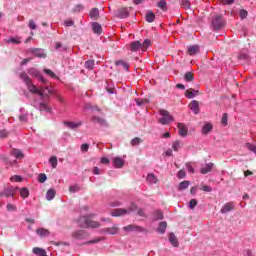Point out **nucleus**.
<instances>
[{"label": "nucleus", "mask_w": 256, "mask_h": 256, "mask_svg": "<svg viewBox=\"0 0 256 256\" xmlns=\"http://www.w3.org/2000/svg\"><path fill=\"white\" fill-rule=\"evenodd\" d=\"M78 226L82 229H97L100 227L99 222L91 220L89 216H81L78 219Z\"/></svg>", "instance_id": "obj_1"}, {"label": "nucleus", "mask_w": 256, "mask_h": 256, "mask_svg": "<svg viewBox=\"0 0 256 256\" xmlns=\"http://www.w3.org/2000/svg\"><path fill=\"white\" fill-rule=\"evenodd\" d=\"M137 209V206L135 204H132L128 209L118 208L111 211L112 217H123V215H130V213H133Z\"/></svg>", "instance_id": "obj_2"}, {"label": "nucleus", "mask_w": 256, "mask_h": 256, "mask_svg": "<svg viewBox=\"0 0 256 256\" xmlns=\"http://www.w3.org/2000/svg\"><path fill=\"white\" fill-rule=\"evenodd\" d=\"M159 113L161 118L158 120V123H161V125H169V123H173L174 119L169 111L161 109Z\"/></svg>", "instance_id": "obj_3"}, {"label": "nucleus", "mask_w": 256, "mask_h": 256, "mask_svg": "<svg viewBox=\"0 0 256 256\" xmlns=\"http://www.w3.org/2000/svg\"><path fill=\"white\" fill-rule=\"evenodd\" d=\"M212 27L215 31H219L225 27V20H223V16L217 15L212 20Z\"/></svg>", "instance_id": "obj_4"}, {"label": "nucleus", "mask_w": 256, "mask_h": 256, "mask_svg": "<svg viewBox=\"0 0 256 256\" xmlns=\"http://www.w3.org/2000/svg\"><path fill=\"white\" fill-rule=\"evenodd\" d=\"M71 237L74 240H83L89 237V233H87L85 230H76L72 232Z\"/></svg>", "instance_id": "obj_5"}, {"label": "nucleus", "mask_w": 256, "mask_h": 256, "mask_svg": "<svg viewBox=\"0 0 256 256\" xmlns=\"http://www.w3.org/2000/svg\"><path fill=\"white\" fill-rule=\"evenodd\" d=\"M51 93H53V91H51V89H49V86H40L38 88V95L39 97H47V99H49V96L51 95Z\"/></svg>", "instance_id": "obj_6"}, {"label": "nucleus", "mask_w": 256, "mask_h": 256, "mask_svg": "<svg viewBox=\"0 0 256 256\" xmlns=\"http://www.w3.org/2000/svg\"><path fill=\"white\" fill-rule=\"evenodd\" d=\"M189 133V128H187V125L185 123H178V135L180 137H187Z\"/></svg>", "instance_id": "obj_7"}, {"label": "nucleus", "mask_w": 256, "mask_h": 256, "mask_svg": "<svg viewBox=\"0 0 256 256\" xmlns=\"http://www.w3.org/2000/svg\"><path fill=\"white\" fill-rule=\"evenodd\" d=\"M29 53H32L35 57H39L40 59H45V57H47V54L42 52L40 48H30Z\"/></svg>", "instance_id": "obj_8"}, {"label": "nucleus", "mask_w": 256, "mask_h": 256, "mask_svg": "<svg viewBox=\"0 0 256 256\" xmlns=\"http://www.w3.org/2000/svg\"><path fill=\"white\" fill-rule=\"evenodd\" d=\"M17 188H7L3 192H0V197H15V190Z\"/></svg>", "instance_id": "obj_9"}, {"label": "nucleus", "mask_w": 256, "mask_h": 256, "mask_svg": "<svg viewBox=\"0 0 256 256\" xmlns=\"http://www.w3.org/2000/svg\"><path fill=\"white\" fill-rule=\"evenodd\" d=\"M235 209V203L227 202L220 210V213H229V211H233Z\"/></svg>", "instance_id": "obj_10"}, {"label": "nucleus", "mask_w": 256, "mask_h": 256, "mask_svg": "<svg viewBox=\"0 0 256 256\" xmlns=\"http://www.w3.org/2000/svg\"><path fill=\"white\" fill-rule=\"evenodd\" d=\"M124 231H137L138 233L145 232V228L137 225H128L124 227Z\"/></svg>", "instance_id": "obj_11"}, {"label": "nucleus", "mask_w": 256, "mask_h": 256, "mask_svg": "<svg viewBox=\"0 0 256 256\" xmlns=\"http://www.w3.org/2000/svg\"><path fill=\"white\" fill-rule=\"evenodd\" d=\"M112 164L114 167H116V169H121V167L125 165V161H123L121 157H115L112 160Z\"/></svg>", "instance_id": "obj_12"}, {"label": "nucleus", "mask_w": 256, "mask_h": 256, "mask_svg": "<svg viewBox=\"0 0 256 256\" xmlns=\"http://www.w3.org/2000/svg\"><path fill=\"white\" fill-rule=\"evenodd\" d=\"M189 107L191 109V111H193V113L195 115H199V101L197 100H193L190 104Z\"/></svg>", "instance_id": "obj_13"}, {"label": "nucleus", "mask_w": 256, "mask_h": 256, "mask_svg": "<svg viewBox=\"0 0 256 256\" xmlns=\"http://www.w3.org/2000/svg\"><path fill=\"white\" fill-rule=\"evenodd\" d=\"M10 153L13 157H15V159H23L25 157V154H23V151L17 148L12 149Z\"/></svg>", "instance_id": "obj_14"}, {"label": "nucleus", "mask_w": 256, "mask_h": 256, "mask_svg": "<svg viewBox=\"0 0 256 256\" xmlns=\"http://www.w3.org/2000/svg\"><path fill=\"white\" fill-rule=\"evenodd\" d=\"M197 95H199V91L194 90L193 88H189L185 92V96L187 97V99H193L194 97H197Z\"/></svg>", "instance_id": "obj_15"}, {"label": "nucleus", "mask_w": 256, "mask_h": 256, "mask_svg": "<svg viewBox=\"0 0 256 256\" xmlns=\"http://www.w3.org/2000/svg\"><path fill=\"white\" fill-rule=\"evenodd\" d=\"M140 49H142V44L140 41H133L130 44V51H132L133 53H135L136 51H139Z\"/></svg>", "instance_id": "obj_16"}, {"label": "nucleus", "mask_w": 256, "mask_h": 256, "mask_svg": "<svg viewBox=\"0 0 256 256\" xmlns=\"http://www.w3.org/2000/svg\"><path fill=\"white\" fill-rule=\"evenodd\" d=\"M19 78L23 80V83H25L26 86H28L31 83V78L25 71L19 74Z\"/></svg>", "instance_id": "obj_17"}, {"label": "nucleus", "mask_w": 256, "mask_h": 256, "mask_svg": "<svg viewBox=\"0 0 256 256\" xmlns=\"http://www.w3.org/2000/svg\"><path fill=\"white\" fill-rule=\"evenodd\" d=\"M212 170L213 163L210 162L200 169V173H202V175H207V173H211Z\"/></svg>", "instance_id": "obj_18"}, {"label": "nucleus", "mask_w": 256, "mask_h": 256, "mask_svg": "<svg viewBox=\"0 0 256 256\" xmlns=\"http://www.w3.org/2000/svg\"><path fill=\"white\" fill-rule=\"evenodd\" d=\"M187 53L188 55H197V53H199V46L198 45H193V46H189L187 49Z\"/></svg>", "instance_id": "obj_19"}, {"label": "nucleus", "mask_w": 256, "mask_h": 256, "mask_svg": "<svg viewBox=\"0 0 256 256\" xmlns=\"http://www.w3.org/2000/svg\"><path fill=\"white\" fill-rule=\"evenodd\" d=\"M90 19H93L94 21H97L99 19V9L98 8H92L90 10Z\"/></svg>", "instance_id": "obj_20"}, {"label": "nucleus", "mask_w": 256, "mask_h": 256, "mask_svg": "<svg viewBox=\"0 0 256 256\" xmlns=\"http://www.w3.org/2000/svg\"><path fill=\"white\" fill-rule=\"evenodd\" d=\"M118 17H120V19L129 17V10L127 8H120L118 10Z\"/></svg>", "instance_id": "obj_21"}, {"label": "nucleus", "mask_w": 256, "mask_h": 256, "mask_svg": "<svg viewBox=\"0 0 256 256\" xmlns=\"http://www.w3.org/2000/svg\"><path fill=\"white\" fill-rule=\"evenodd\" d=\"M26 87H27V89L30 93H33L35 95H39V88H37V86H35V84H32L30 82L28 85H26Z\"/></svg>", "instance_id": "obj_22"}, {"label": "nucleus", "mask_w": 256, "mask_h": 256, "mask_svg": "<svg viewBox=\"0 0 256 256\" xmlns=\"http://www.w3.org/2000/svg\"><path fill=\"white\" fill-rule=\"evenodd\" d=\"M169 240L173 247H179V240L177 239V236H175V233H170Z\"/></svg>", "instance_id": "obj_23"}, {"label": "nucleus", "mask_w": 256, "mask_h": 256, "mask_svg": "<svg viewBox=\"0 0 256 256\" xmlns=\"http://www.w3.org/2000/svg\"><path fill=\"white\" fill-rule=\"evenodd\" d=\"M92 31H94V33H96L97 35H101L103 28L101 27V25L97 22H94L92 24Z\"/></svg>", "instance_id": "obj_24"}, {"label": "nucleus", "mask_w": 256, "mask_h": 256, "mask_svg": "<svg viewBox=\"0 0 256 256\" xmlns=\"http://www.w3.org/2000/svg\"><path fill=\"white\" fill-rule=\"evenodd\" d=\"M211 131H213V125H211V123H206L202 127V134L203 135H207L208 133H211Z\"/></svg>", "instance_id": "obj_25"}, {"label": "nucleus", "mask_w": 256, "mask_h": 256, "mask_svg": "<svg viewBox=\"0 0 256 256\" xmlns=\"http://www.w3.org/2000/svg\"><path fill=\"white\" fill-rule=\"evenodd\" d=\"M32 251L34 255L47 256V251H45L43 248L35 247Z\"/></svg>", "instance_id": "obj_26"}, {"label": "nucleus", "mask_w": 256, "mask_h": 256, "mask_svg": "<svg viewBox=\"0 0 256 256\" xmlns=\"http://www.w3.org/2000/svg\"><path fill=\"white\" fill-rule=\"evenodd\" d=\"M93 123H98L99 125L107 126V121L99 116L92 117Z\"/></svg>", "instance_id": "obj_27"}, {"label": "nucleus", "mask_w": 256, "mask_h": 256, "mask_svg": "<svg viewBox=\"0 0 256 256\" xmlns=\"http://www.w3.org/2000/svg\"><path fill=\"white\" fill-rule=\"evenodd\" d=\"M157 231L160 233V235H163V233L167 231V222H160Z\"/></svg>", "instance_id": "obj_28"}, {"label": "nucleus", "mask_w": 256, "mask_h": 256, "mask_svg": "<svg viewBox=\"0 0 256 256\" xmlns=\"http://www.w3.org/2000/svg\"><path fill=\"white\" fill-rule=\"evenodd\" d=\"M37 235H39L40 237H49V230L45 229V228H38L36 230Z\"/></svg>", "instance_id": "obj_29"}, {"label": "nucleus", "mask_w": 256, "mask_h": 256, "mask_svg": "<svg viewBox=\"0 0 256 256\" xmlns=\"http://www.w3.org/2000/svg\"><path fill=\"white\" fill-rule=\"evenodd\" d=\"M64 124H66L69 129H77V127H81V125H83L81 122H64Z\"/></svg>", "instance_id": "obj_30"}, {"label": "nucleus", "mask_w": 256, "mask_h": 256, "mask_svg": "<svg viewBox=\"0 0 256 256\" xmlns=\"http://www.w3.org/2000/svg\"><path fill=\"white\" fill-rule=\"evenodd\" d=\"M183 147V142L176 140L172 143V149L173 151H179Z\"/></svg>", "instance_id": "obj_31"}, {"label": "nucleus", "mask_w": 256, "mask_h": 256, "mask_svg": "<svg viewBox=\"0 0 256 256\" xmlns=\"http://www.w3.org/2000/svg\"><path fill=\"white\" fill-rule=\"evenodd\" d=\"M146 180L148 181V183H151V184H156L157 183V176L155 174H148L147 177H146Z\"/></svg>", "instance_id": "obj_32"}, {"label": "nucleus", "mask_w": 256, "mask_h": 256, "mask_svg": "<svg viewBox=\"0 0 256 256\" xmlns=\"http://www.w3.org/2000/svg\"><path fill=\"white\" fill-rule=\"evenodd\" d=\"M85 68L89 71H93L95 69V60H88L85 62Z\"/></svg>", "instance_id": "obj_33"}, {"label": "nucleus", "mask_w": 256, "mask_h": 256, "mask_svg": "<svg viewBox=\"0 0 256 256\" xmlns=\"http://www.w3.org/2000/svg\"><path fill=\"white\" fill-rule=\"evenodd\" d=\"M46 199L47 201H53L55 199V190L49 189L46 193Z\"/></svg>", "instance_id": "obj_34"}, {"label": "nucleus", "mask_w": 256, "mask_h": 256, "mask_svg": "<svg viewBox=\"0 0 256 256\" xmlns=\"http://www.w3.org/2000/svg\"><path fill=\"white\" fill-rule=\"evenodd\" d=\"M145 19L147 21V23H153V21H155V13L153 12H148L145 16Z\"/></svg>", "instance_id": "obj_35"}, {"label": "nucleus", "mask_w": 256, "mask_h": 256, "mask_svg": "<svg viewBox=\"0 0 256 256\" xmlns=\"http://www.w3.org/2000/svg\"><path fill=\"white\" fill-rule=\"evenodd\" d=\"M49 163H50L52 169H57V164H58L57 156H52V157L49 159Z\"/></svg>", "instance_id": "obj_36"}, {"label": "nucleus", "mask_w": 256, "mask_h": 256, "mask_svg": "<svg viewBox=\"0 0 256 256\" xmlns=\"http://www.w3.org/2000/svg\"><path fill=\"white\" fill-rule=\"evenodd\" d=\"M28 73H29V75H31L32 77H37V78H39V76L41 75V74L39 73V70H37V69H35V68H29V69H28Z\"/></svg>", "instance_id": "obj_37"}, {"label": "nucleus", "mask_w": 256, "mask_h": 256, "mask_svg": "<svg viewBox=\"0 0 256 256\" xmlns=\"http://www.w3.org/2000/svg\"><path fill=\"white\" fill-rule=\"evenodd\" d=\"M152 42L149 39H145L143 44H142V51H147V49H149V47H151Z\"/></svg>", "instance_id": "obj_38"}, {"label": "nucleus", "mask_w": 256, "mask_h": 256, "mask_svg": "<svg viewBox=\"0 0 256 256\" xmlns=\"http://www.w3.org/2000/svg\"><path fill=\"white\" fill-rule=\"evenodd\" d=\"M20 196L22 199H27L29 197V189L28 188H21L20 189Z\"/></svg>", "instance_id": "obj_39"}, {"label": "nucleus", "mask_w": 256, "mask_h": 256, "mask_svg": "<svg viewBox=\"0 0 256 256\" xmlns=\"http://www.w3.org/2000/svg\"><path fill=\"white\" fill-rule=\"evenodd\" d=\"M141 143H143V139L139 138V137H135L134 139L131 140L130 144L132 145V147H136V145H141Z\"/></svg>", "instance_id": "obj_40"}, {"label": "nucleus", "mask_w": 256, "mask_h": 256, "mask_svg": "<svg viewBox=\"0 0 256 256\" xmlns=\"http://www.w3.org/2000/svg\"><path fill=\"white\" fill-rule=\"evenodd\" d=\"M184 79L185 81H187L188 83L193 81L195 79V77L193 76L192 72H186L184 75Z\"/></svg>", "instance_id": "obj_41"}, {"label": "nucleus", "mask_w": 256, "mask_h": 256, "mask_svg": "<svg viewBox=\"0 0 256 256\" xmlns=\"http://www.w3.org/2000/svg\"><path fill=\"white\" fill-rule=\"evenodd\" d=\"M6 42L14 43V45H20L21 38H19V37L9 38L8 40H6Z\"/></svg>", "instance_id": "obj_42"}, {"label": "nucleus", "mask_w": 256, "mask_h": 256, "mask_svg": "<svg viewBox=\"0 0 256 256\" xmlns=\"http://www.w3.org/2000/svg\"><path fill=\"white\" fill-rule=\"evenodd\" d=\"M39 109L40 111H47V112L51 111V108H49V106L45 102H40Z\"/></svg>", "instance_id": "obj_43"}, {"label": "nucleus", "mask_w": 256, "mask_h": 256, "mask_svg": "<svg viewBox=\"0 0 256 256\" xmlns=\"http://www.w3.org/2000/svg\"><path fill=\"white\" fill-rule=\"evenodd\" d=\"M154 219H155V221H161V219H163V212L160 210L155 211Z\"/></svg>", "instance_id": "obj_44"}, {"label": "nucleus", "mask_w": 256, "mask_h": 256, "mask_svg": "<svg viewBox=\"0 0 256 256\" xmlns=\"http://www.w3.org/2000/svg\"><path fill=\"white\" fill-rule=\"evenodd\" d=\"M189 185H191V182H189V181L181 182L179 185V191H183V190L187 189L189 187Z\"/></svg>", "instance_id": "obj_45"}, {"label": "nucleus", "mask_w": 256, "mask_h": 256, "mask_svg": "<svg viewBox=\"0 0 256 256\" xmlns=\"http://www.w3.org/2000/svg\"><path fill=\"white\" fill-rule=\"evenodd\" d=\"M158 7H159V9H162V11H167V1L160 0L158 2Z\"/></svg>", "instance_id": "obj_46"}, {"label": "nucleus", "mask_w": 256, "mask_h": 256, "mask_svg": "<svg viewBox=\"0 0 256 256\" xmlns=\"http://www.w3.org/2000/svg\"><path fill=\"white\" fill-rule=\"evenodd\" d=\"M181 7L183 9H191V2H189V0H182Z\"/></svg>", "instance_id": "obj_47"}, {"label": "nucleus", "mask_w": 256, "mask_h": 256, "mask_svg": "<svg viewBox=\"0 0 256 256\" xmlns=\"http://www.w3.org/2000/svg\"><path fill=\"white\" fill-rule=\"evenodd\" d=\"M9 137V131L6 129L0 130V139H7Z\"/></svg>", "instance_id": "obj_48"}, {"label": "nucleus", "mask_w": 256, "mask_h": 256, "mask_svg": "<svg viewBox=\"0 0 256 256\" xmlns=\"http://www.w3.org/2000/svg\"><path fill=\"white\" fill-rule=\"evenodd\" d=\"M10 180L15 183H21L23 181V178L19 175H14L10 178Z\"/></svg>", "instance_id": "obj_49"}, {"label": "nucleus", "mask_w": 256, "mask_h": 256, "mask_svg": "<svg viewBox=\"0 0 256 256\" xmlns=\"http://www.w3.org/2000/svg\"><path fill=\"white\" fill-rule=\"evenodd\" d=\"M118 231H119V228L117 227H112L107 229V233H109V235H117Z\"/></svg>", "instance_id": "obj_50"}, {"label": "nucleus", "mask_w": 256, "mask_h": 256, "mask_svg": "<svg viewBox=\"0 0 256 256\" xmlns=\"http://www.w3.org/2000/svg\"><path fill=\"white\" fill-rule=\"evenodd\" d=\"M116 65H122V67L126 69V71L129 70V64L123 60H119L118 62H116Z\"/></svg>", "instance_id": "obj_51"}, {"label": "nucleus", "mask_w": 256, "mask_h": 256, "mask_svg": "<svg viewBox=\"0 0 256 256\" xmlns=\"http://www.w3.org/2000/svg\"><path fill=\"white\" fill-rule=\"evenodd\" d=\"M239 15L241 19H247V15H249V13L247 12V10L241 9Z\"/></svg>", "instance_id": "obj_52"}, {"label": "nucleus", "mask_w": 256, "mask_h": 256, "mask_svg": "<svg viewBox=\"0 0 256 256\" xmlns=\"http://www.w3.org/2000/svg\"><path fill=\"white\" fill-rule=\"evenodd\" d=\"M228 119H229V116L227 115V113H224L221 119V123L222 125H224V127H226Z\"/></svg>", "instance_id": "obj_53"}, {"label": "nucleus", "mask_w": 256, "mask_h": 256, "mask_svg": "<svg viewBox=\"0 0 256 256\" xmlns=\"http://www.w3.org/2000/svg\"><path fill=\"white\" fill-rule=\"evenodd\" d=\"M6 209L7 211H17V206L15 204L8 203Z\"/></svg>", "instance_id": "obj_54"}, {"label": "nucleus", "mask_w": 256, "mask_h": 256, "mask_svg": "<svg viewBox=\"0 0 256 256\" xmlns=\"http://www.w3.org/2000/svg\"><path fill=\"white\" fill-rule=\"evenodd\" d=\"M38 181H39V183H45V181H47V175L46 174H39Z\"/></svg>", "instance_id": "obj_55"}, {"label": "nucleus", "mask_w": 256, "mask_h": 256, "mask_svg": "<svg viewBox=\"0 0 256 256\" xmlns=\"http://www.w3.org/2000/svg\"><path fill=\"white\" fill-rule=\"evenodd\" d=\"M64 25H65L66 27H73V26L75 25V21H73V20H71V19L65 20V21H64Z\"/></svg>", "instance_id": "obj_56"}, {"label": "nucleus", "mask_w": 256, "mask_h": 256, "mask_svg": "<svg viewBox=\"0 0 256 256\" xmlns=\"http://www.w3.org/2000/svg\"><path fill=\"white\" fill-rule=\"evenodd\" d=\"M197 204L198 202L196 199H191L189 204L190 209H195V207H197Z\"/></svg>", "instance_id": "obj_57"}, {"label": "nucleus", "mask_w": 256, "mask_h": 256, "mask_svg": "<svg viewBox=\"0 0 256 256\" xmlns=\"http://www.w3.org/2000/svg\"><path fill=\"white\" fill-rule=\"evenodd\" d=\"M77 191H79V186L74 185V186L69 187V192L70 193H77Z\"/></svg>", "instance_id": "obj_58"}, {"label": "nucleus", "mask_w": 256, "mask_h": 256, "mask_svg": "<svg viewBox=\"0 0 256 256\" xmlns=\"http://www.w3.org/2000/svg\"><path fill=\"white\" fill-rule=\"evenodd\" d=\"M185 175H187V173L185 172V170H180L178 173H177V177L179 179H183L185 177Z\"/></svg>", "instance_id": "obj_59"}, {"label": "nucleus", "mask_w": 256, "mask_h": 256, "mask_svg": "<svg viewBox=\"0 0 256 256\" xmlns=\"http://www.w3.org/2000/svg\"><path fill=\"white\" fill-rule=\"evenodd\" d=\"M81 151L87 153L89 151V144L85 143L81 145Z\"/></svg>", "instance_id": "obj_60"}, {"label": "nucleus", "mask_w": 256, "mask_h": 256, "mask_svg": "<svg viewBox=\"0 0 256 256\" xmlns=\"http://www.w3.org/2000/svg\"><path fill=\"white\" fill-rule=\"evenodd\" d=\"M28 26H29V28L32 29V30L37 29V25L35 24V22H34L33 20H30V21H29Z\"/></svg>", "instance_id": "obj_61"}, {"label": "nucleus", "mask_w": 256, "mask_h": 256, "mask_svg": "<svg viewBox=\"0 0 256 256\" xmlns=\"http://www.w3.org/2000/svg\"><path fill=\"white\" fill-rule=\"evenodd\" d=\"M44 73H46V75H49L50 77H55V73L51 71V69H44Z\"/></svg>", "instance_id": "obj_62"}, {"label": "nucleus", "mask_w": 256, "mask_h": 256, "mask_svg": "<svg viewBox=\"0 0 256 256\" xmlns=\"http://www.w3.org/2000/svg\"><path fill=\"white\" fill-rule=\"evenodd\" d=\"M186 169L188 173H195V169L193 168V166H191V164H186Z\"/></svg>", "instance_id": "obj_63"}, {"label": "nucleus", "mask_w": 256, "mask_h": 256, "mask_svg": "<svg viewBox=\"0 0 256 256\" xmlns=\"http://www.w3.org/2000/svg\"><path fill=\"white\" fill-rule=\"evenodd\" d=\"M101 163L103 165H109V163H111V160H109L108 158L103 157V158H101Z\"/></svg>", "instance_id": "obj_64"}]
</instances>
